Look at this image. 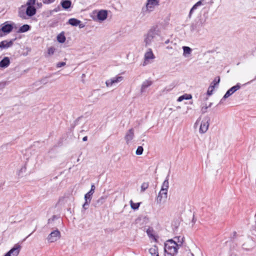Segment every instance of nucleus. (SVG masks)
<instances>
[{
	"label": "nucleus",
	"mask_w": 256,
	"mask_h": 256,
	"mask_svg": "<svg viewBox=\"0 0 256 256\" xmlns=\"http://www.w3.org/2000/svg\"><path fill=\"white\" fill-rule=\"evenodd\" d=\"M179 248L176 240L172 239L168 240L164 243V256H176Z\"/></svg>",
	"instance_id": "obj_1"
},
{
	"label": "nucleus",
	"mask_w": 256,
	"mask_h": 256,
	"mask_svg": "<svg viewBox=\"0 0 256 256\" xmlns=\"http://www.w3.org/2000/svg\"><path fill=\"white\" fill-rule=\"evenodd\" d=\"M204 22L205 20L202 18H198L196 19L190 25V31L192 32H198L204 28Z\"/></svg>",
	"instance_id": "obj_2"
},
{
	"label": "nucleus",
	"mask_w": 256,
	"mask_h": 256,
	"mask_svg": "<svg viewBox=\"0 0 256 256\" xmlns=\"http://www.w3.org/2000/svg\"><path fill=\"white\" fill-rule=\"evenodd\" d=\"M160 0H147L146 6L142 8L144 14L152 12L156 6L159 5Z\"/></svg>",
	"instance_id": "obj_3"
},
{
	"label": "nucleus",
	"mask_w": 256,
	"mask_h": 256,
	"mask_svg": "<svg viewBox=\"0 0 256 256\" xmlns=\"http://www.w3.org/2000/svg\"><path fill=\"white\" fill-rule=\"evenodd\" d=\"M157 34V27L153 26L152 28L146 36L144 38V42L146 45L150 44Z\"/></svg>",
	"instance_id": "obj_4"
},
{
	"label": "nucleus",
	"mask_w": 256,
	"mask_h": 256,
	"mask_svg": "<svg viewBox=\"0 0 256 256\" xmlns=\"http://www.w3.org/2000/svg\"><path fill=\"white\" fill-rule=\"evenodd\" d=\"M22 246L18 244H15L14 247L10 249L4 256H18L20 252Z\"/></svg>",
	"instance_id": "obj_5"
},
{
	"label": "nucleus",
	"mask_w": 256,
	"mask_h": 256,
	"mask_svg": "<svg viewBox=\"0 0 256 256\" xmlns=\"http://www.w3.org/2000/svg\"><path fill=\"white\" fill-rule=\"evenodd\" d=\"M210 120V118L208 116H206L201 122V124L200 128V132L204 134L206 132L209 126V122Z\"/></svg>",
	"instance_id": "obj_6"
},
{
	"label": "nucleus",
	"mask_w": 256,
	"mask_h": 256,
	"mask_svg": "<svg viewBox=\"0 0 256 256\" xmlns=\"http://www.w3.org/2000/svg\"><path fill=\"white\" fill-rule=\"evenodd\" d=\"M60 237V233L58 230L52 232L48 236V240L50 242H56Z\"/></svg>",
	"instance_id": "obj_7"
},
{
	"label": "nucleus",
	"mask_w": 256,
	"mask_h": 256,
	"mask_svg": "<svg viewBox=\"0 0 256 256\" xmlns=\"http://www.w3.org/2000/svg\"><path fill=\"white\" fill-rule=\"evenodd\" d=\"M124 79V77L122 76H118L116 77L112 78L110 80H108L106 81V86L110 87L112 86L113 84L120 82Z\"/></svg>",
	"instance_id": "obj_8"
},
{
	"label": "nucleus",
	"mask_w": 256,
	"mask_h": 256,
	"mask_svg": "<svg viewBox=\"0 0 256 256\" xmlns=\"http://www.w3.org/2000/svg\"><path fill=\"white\" fill-rule=\"evenodd\" d=\"M94 188H95L94 186L92 185L91 190L85 194L84 198H85L86 202H85L84 204H83V208L84 209L86 208V206H87L88 204L90 202L92 196V194L94 192Z\"/></svg>",
	"instance_id": "obj_9"
},
{
	"label": "nucleus",
	"mask_w": 256,
	"mask_h": 256,
	"mask_svg": "<svg viewBox=\"0 0 256 256\" xmlns=\"http://www.w3.org/2000/svg\"><path fill=\"white\" fill-rule=\"evenodd\" d=\"M240 88V84H237L236 86L232 87L230 88L225 94L223 96V99H226L230 96L232 95L234 92L239 90Z\"/></svg>",
	"instance_id": "obj_10"
},
{
	"label": "nucleus",
	"mask_w": 256,
	"mask_h": 256,
	"mask_svg": "<svg viewBox=\"0 0 256 256\" xmlns=\"http://www.w3.org/2000/svg\"><path fill=\"white\" fill-rule=\"evenodd\" d=\"M168 196V190H160L158 193V196L156 198V202L158 204H160L164 200H165Z\"/></svg>",
	"instance_id": "obj_11"
},
{
	"label": "nucleus",
	"mask_w": 256,
	"mask_h": 256,
	"mask_svg": "<svg viewBox=\"0 0 256 256\" xmlns=\"http://www.w3.org/2000/svg\"><path fill=\"white\" fill-rule=\"evenodd\" d=\"M108 17V11L102 10L97 12V20L99 21H104Z\"/></svg>",
	"instance_id": "obj_12"
},
{
	"label": "nucleus",
	"mask_w": 256,
	"mask_h": 256,
	"mask_svg": "<svg viewBox=\"0 0 256 256\" xmlns=\"http://www.w3.org/2000/svg\"><path fill=\"white\" fill-rule=\"evenodd\" d=\"M134 136V130L132 128L128 131L124 136V139L127 144H128L129 142L133 139Z\"/></svg>",
	"instance_id": "obj_13"
},
{
	"label": "nucleus",
	"mask_w": 256,
	"mask_h": 256,
	"mask_svg": "<svg viewBox=\"0 0 256 256\" xmlns=\"http://www.w3.org/2000/svg\"><path fill=\"white\" fill-rule=\"evenodd\" d=\"M36 8L34 6H27L26 8V14L28 16H32L36 14Z\"/></svg>",
	"instance_id": "obj_14"
},
{
	"label": "nucleus",
	"mask_w": 256,
	"mask_h": 256,
	"mask_svg": "<svg viewBox=\"0 0 256 256\" xmlns=\"http://www.w3.org/2000/svg\"><path fill=\"white\" fill-rule=\"evenodd\" d=\"M152 84V82L150 80H146L144 81L141 86L140 92L143 93L146 91V89Z\"/></svg>",
	"instance_id": "obj_15"
},
{
	"label": "nucleus",
	"mask_w": 256,
	"mask_h": 256,
	"mask_svg": "<svg viewBox=\"0 0 256 256\" xmlns=\"http://www.w3.org/2000/svg\"><path fill=\"white\" fill-rule=\"evenodd\" d=\"M146 232L150 238L154 240L155 242H157V237L154 234V231L152 228L149 227L146 230Z\"/></svg>",
	"instance_id": "obj_16"
},
{
	"label": "nucleus",
	"mask_w": 256,
	"mask_h": 256,
	"mask_svg": "<svg viewBox=\"0 0 256 256\" xmlns=\"http://www.w3.org/2000/svg\"><path fill=\"white\" fill-rule=\"evenodd\" d=\"M18 14V16L22 19H26L28 18L24 6H22L19 8Z\"/></svg>",
	"instance_id": "obj_17"
},
{
	"label": "nucleus",
	"mask_w": 256,
	"mask_h": 256,
	"mask_svg": "<svg viewBox=\"0 0 256 256\" xmlns=\"http://www.w3.org/2000/svg\"><path fill=\"white\" fill-rule=\"evenodd\" d=\"M10 64V58L8 57H4L0 62V68H6Z\"/></svg>",
	"instance_id": "obj_18"
},
{
	"label": "nucleus",
	"mask_w": 256,
	"mask_h": 256,
	"mask_svg": "<svg viewBox=\"0 0 256 256\" xmlns=\"http://www.w3.org/2000/svg\"><path fill=\"white\" fill-rule=\"evenodd\" d=\"M0 43L2 46V48H7L12 46L13 41L12 40H10L9 41L7 40H4L2 41Z\"/></svg>",
	"instance_id": "obj_19"
},
{
	"label": "nucleus",
	"mask_w": 256,
	"mask_h": 256,
	"mask_svg": "<svg viewBox=\"0 0 256 256\" xmlns=\"http://www.w3.org/2000/svg\"><path fill=\"white\" fill-rule=\"evenodd\" d=\"M2 29L4 34H8L12 30V26L10 24H6L2 26Z\"/></svg>",
	"instance_id": "obj_20"
},
{
	"label": "nucleus",
	"mask_w": 256,
	"mask_h": 256,
	"mask_svg": "<svg viewBox=\"0 0 256 256\" xmlns=\"http://www.w3.org/2000/svg\"><path fill=\"white\" fill-rule=\"evenodd\" d=\"M149 252L152 256H159L158 248L156 246H154L150 248Z\"/></svg>",
	"instance_id": "obj_21"
},
{
	"label": "nucleus",
	"mask_w": 256,
	"mask_h": 256,
	"mask_svg": "<svg viewBox=\"0 0 256 256\" xmlns=\"http://www.w3.org/2000/svg\"><path fill=\"white\" fill-rule=\"evenodd\" d=\"M61 4L64 9H68L70 7L72 2L70 0H62Z\"/></svg>",
	"instance_id": "obj_22"
},
{
	"label": "nucleus",
	"mask_w": 256,
	"mask_h": 256,
	"mask_svg": "<svg viewBox=\"0 0 256 256\" xmlns=\"http://www.w3.org/2000/svg\"><path fill=\"white\" fill-rule=\"evenodd\" d=\"M203 2V0H200L196 4H194L192 8L190 10V13H189V16H190L193 13L194 11L197 8L198 6H202V2Z\"/></svg>",
	"instance_id": "obj_23"
},
{
	"label": "nucleus",
	"mask_w": 256,
	"mask_h": 256,
	"mask_svg": "<svg viewBox=\"0 0 256 256\" xmlns=\"http://www.w3.org/2000/svg\"><path fill=\"white\" fill-rule=\"evenodd\" d=\"M203 2V0H200L196 4H194L192 8L190 10V13H189V16H190L193 13L194 11L197 8L198 6H202V2Z\"/></svg>",
	"instance_id": "obj_24"
},
{
	"label": "nucleus",
	"mask_w": 256,
	"mask_h": 256,
	"mask_svg": "<svg viewBox=\"0 0 256 256\" xmlns=\"http://www.w3.org/2000/svg\"><path fill=\"white\" fill-rule=\"evenodd\" d=\"M184 238L181 237L180 236H175L174 238V240H176V244L178 245V247L182 246V244L184 241Z\"/></svg>",
	"instance_id": "obj_25"
},
{
	"label": "nucleus",
	"mask_w": 256,
	"mask_h": 256,
	"mask_svg": "<svg viewBox=\"0 0 256 256\" xmlns=\"http://www.w3.org/2000/svg\"><path fill=\"white\" fill-rule=\"evenodd\" d=\"M168 176L164 181L163 182V184L161 188V190L163 189L164 190H168Z\"/></svg>",
	"instance_id": "obj_26"
},
{
	"label": "nucleus",
	"mask_w": 256,
	"mask_h": 256,
	"mask_svg": "<svg viewBox=\"0 0 256 256\" xmlns=\"http://www.w3.org/2000/svg\"><path fill=\"white\" fill-rule=\"evenodd\" d=\"M80 21L74 18H70L68 20V23L72 26H76L80 24Z\"/></svg>",
	"instance_id": "obj_27"
},
{
	"label": "nucleus",
	"mask_w": 256,
	"mask_h": 256,
	"mask_svg": "<svg viewBox=\"0 0 256 256\" xmlns=\"http://www.w3.org/2000/svg\"><path fill=\"white\" fill-rule=\"evenodd\" d=\"M57 40L60 43H64L66 41V37L63 32L58 34L57 36Z\"/></svg>",
	"instance_id": "obj_28"
},
{
	"label": "nucleus",
	"mask_w": 256,
	"mask_h": 256,
	"mask_svg": "<svg viewBox=\"0 0 256 256\" xmlns=\"http://www.w3.org/2000/svg\"><path fill=\"white\" fill-rule=\"evenodd\" d=\"M30 29V26L28 24H24L18 30L19 32H24Z\"/></svg>",
	"instance_id": "obj_29"
},
{
	"label": "nucleus",
	"mask_w": 256,
	"mask_h": 256,
	"mask_svg": "<svg viewBox=\"0 0 256 256\" xmlns=\"http://www.w3.org/2000/svg\"><path fill=\"white\" fill-rule=\"evenodd\" d=\"M192 98V96L190 94H184L180 96L178 99V102H182L184 100H190Z\"/></svg>",
	"instance_id": "obj_30"
},
{
	"label": "nucleus",
	"mask_w": 256,
	"mask_h": 256,
	"mask_svg": "<svg viewBox=\"0 0 256 256\" xmlns=\"http://www.w3.org/2000/svg\"><path fill=\"white\" fill-rule=\"evenodd\" d=\"M182 49L184 50V55L185 56L186 54H190L192 51V50L190 47L186 46H184Z\"/></svg>",
	"instance_id": "obj_31"
},
{
	"label": "nucleus",
	"mask_w": 256,
	"mask_h": 256,
	"mask_svg": "<svg viewBox=\"0 0 256 256\" xmlns=\"http://www.w3.org/2000/svg\"><path fill=\"white\" fill-rule=\"evenodd\" d=\"M130 206L132 209L138 210L140 206V203H134L132 200L130 201Z\"/></svg>",
	"instance_id": "obj_32"
},
{
	"label": "nucleus",
	"mask_w": 256,
	"mask_h": 256,
	"mask_svg": "<svg viewBox=\"0 0 256 256\" xmlns=\"http://www.w3.org/2000/svg\"><path fill=\"white\" fill-rule=\"evenodd\" d=\"M220 82V76H216L214 78V80L211 83L210 85H212V86H214V88L215 86L219 84Z\"/></svg>",
	"instance_id": "obj_33"
},
{
	"label": "nucleus",
	"mask_w": 256,
	"mask_h": 256,
	"mask_svg": "<svg viewBox=\"0 0 256 256\" xmlns=\"http://www.w3.org/2000/svg\"><path fill=\"white\" fill-rule=\"evenodd\" d=\"M149 186V184L148 182H143L141 186V191L144 192L146 190Z\"/></svg>",
	"instance_id": "obj_34"
},
{
	"label": "nucleus",
	"mask_w": 256,
	"mask_h": 256,
	"mask_svg": "<svg viewBox=\"0 0 256 256\" xmlns=\"http://www.w3.org/2000/svg\"><path fill=\"white\" fill-rule=\"evenodd\" d=\"M55 50H56V48L53 46L48 48V55L51 56V55L53 54L54 53Z\"/></svg>",
	"instance_id": "obj_35"
},
{
	"label": "nucleus",
	"mask_w": 256,
	"mask_h": 256,
	"mask_svg": "<svg viewBox=\"0 0 256 256\" xmlns=\"http://www.w3.org/2000/svg\"><path fill=\"white\" fill-rule=\"evenodd\" d=\"M143 151H144V148H143L142 146H138V148H137V149L136 150V154L137 155H141V154H142Z\"/></svg>",
	"instance_id": "obj_36"
},
{
	"label": "nucleus",
	"mask_w": 256,
	"mask_h": 256,
	"mask_svg": "<svg viewBox=\"0 0 256 256\" xmlns=\"http://www.w3.org/2000/svg\"><path fill=\"white\" fill-rule=\"evenodd\" d=\"M153 57H154V54L152 52H146L145 54L146 60H149L150 58H152Z\"/></svg>",
	"instance_id": "obj_37"
},
{
	"label": "nucleus",
	"mask_w": 256,
	"mask_h": 256,
	"mask_svg": "<svg viewBox=\"0 0 256 256\" xmlns=\"http://www.w3.org/2000/svg\"><path fill=\"white\" fill-rule=\"evenodd\" d=\"M214 88V86H212V85H210L208 88V90L207 92V94L208 96L212 95Z\"/></svg>",
	"instance_id": "obj_38"
},
{
	"label": "nucleus",
	"mask_w": 256,
	"mask_h": 256,
	"mask_svg": "<svg viewBox=\"0 0 256 256\" xmlns=\"http://www.w3.org/2000/svg\"><path fill=\"white\" fill-rule=\"evenodd\" d=\"M36 3V0H28V1L26 2V6H34L35 4Z\"/></svg>",
	"instance_id": "obj_39"
},
{
	"label": "nucleus",
	"mask_w": 256,
	"mask_h": 256,
	"mask_svg": "<svg viewBox=\"0 0 256 256\" xmlns=\"http://www.w3.org/2000/svg\"><path fill=\"white\" fill-rule=\"evenodd\" d=\"M202 5H204L206 4H212L213 3L212 0H203V2H202Z\"/></svg>",
	"instance_id": "obj_40"
},
{
	"label": "nucleus",
	"mask_w": 256,
	"mask_h": 256,
	"mask_svg": "<svg viewBox=\"0 0 256 256\" xmlns=\"http://www.w3.org/2000/svg\"><path fill=\"white\" fill-rule=\"evenodd\" d=\"M208 106H205L202 107V108L201 109L202 112V114L206 113L207 112V110H208Z\"/></svg>",
	"instance_id": "obj_41"
},
{
	"label": "nucleus",
	"mask_w": 256,
	"mask_h": 256,
	"mask_svg": "<svg viewBox=\"0 0 256 256\" xmlns=\"http://www.w3.org/2000/svg\"><path fill=\"white\" fill-rule=\"evenodd\" d=\"M66 65L65 62H60L57 64L56 66L57 68H60Z\"/></svg>",
	"instance_id": "obj_42"
},
{
	"label": "nucleus",
	"mask_w": 256,
	"mask_h": 256,
	"mask_svg": "<svg viewBox=\"0 0 256 256\" xmlns=\"http://www.w3.org/2000/svg\"><path fill=\"white\" fill-rule=\"evenodd\" d=\"M237 233L236 232H234L232 233V235L231 236L230 238L232 240H234L236 238Z\"/></svg>",
	"instance_id": "obj_43"
},
{
	"label": "nucleus",
	"mask_w": 256,
	"mask_h": 256,
	"mask_svg": "<svg viewBox=\"0 0 256 256\" xmlns=\"http://www.w3.org/2000/svg\"><path fill=\"white\" fill-rule=\"evenodd\" d=\"M55 0H44V2L46 4H50L54 2Z\"/></svg>",
	"instance_id": "obj_44"
},
{
	"label": "nucleus",
	"mask_w": 256,
	"mask_h": 256,
	"mask_svg": "<svg viewBox=\"0 0 256 256\" xmlns=\"http://www.w3.org/2000/svg\"><path fill=\"white\" fill-rule=\"evenodd\" d=\"M4 34V33L3 31L2 30V28L0 29V37L2 36Z\"/></svg>",
	"instance_id": "obj_45"
},
{
	"label": "nucleus",
	"mask_w": 256,
	"mask_h": 256,
	"mask_svg": "<svg viewBox=\"0 0 256 256\" xmlns=\"http://www.w3.org/2000/svg\"><path fill=\"white\" fill-rule=\"evenodd\" d=\"M88 140V137L86 136L83 138L82 140L83 141H86Z\"/></svg>",
	"instance_id": "obj_46"
},
{
	"label": "nucleus",
	"mask_w": 256,
	"mask_h": 256,
	"mask_svg": "<svg viewBox=\"0 0 256 256\" xmlns=\"http://www.w3.org/2000/svg\"><path fill=\"white\" fill-rule=\"evenodd\" d=\"M226 99H223V98L221 99V100H220V102H219V104H222L223 102V101L224 100Z\"/></svg>",
	"instance_id": "obj_47"
},
{
	"label": "nucleus",
	"mask_w": 256,
	"mask_h": 256,
	"mask_svg": "<svg viewBox=\"0 0 256 256\" xmlns=\"http://www.w3.org/2000/svg\"><path fill=\"white\" fill-rule=\"evenodd\" d=\"M169 42H170V40H167L166 41H165L164 43L166 44H168L169 43Z\"/></svg>",
	"instance_id": "obj_48"
},
{
	"label": "nucleus",
	"mask_w": 256,
	"mask_h": 256,
	"mask_svg": "<svg viewBox=\"0 0 256 256\" xmlns=\"http://www.w3.org/2000/svg\"><path fill=\"white\" fill-rule=\"evenodd\" d=\"M211 105H212V104L210 103V104L209 106H208V107H210V106H211Z\"/></svg>",
	"instance_id": "obj_49"
},
{
	"label": "nucleus",
	"mask_w": 256,
	"mask_h": 256,
	"mask_svg": "<svg viewBox=\"0 0 256 256\" xmlns=\"http://www.w3.org/2000/svg\"><path fill=\"white\" fill-rule=\"evenodd\" d=\"M191 254L192 256H194V254H193L192 253H191V254Z\"/></svg>",
	"instance_id": "obj_50"
}]
</instances>
